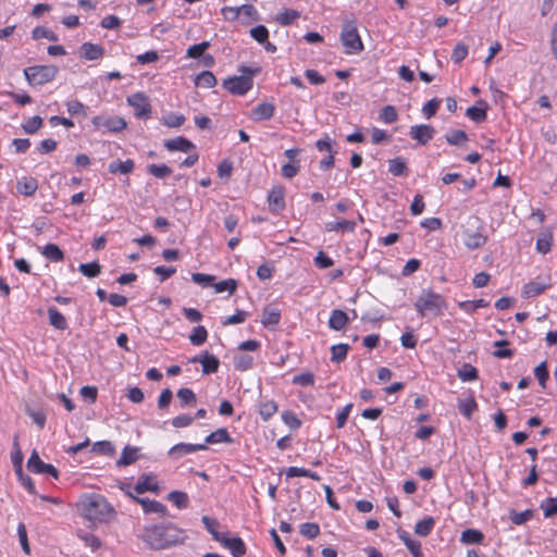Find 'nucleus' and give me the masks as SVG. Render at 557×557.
<instances>
[{
    "label": "nucleus",
    "mask_w": 557,
    "mask_h": 557,
    "mask_svg": "<svg viewBox=\"0 0 557 557\" xmlns=\"http://www.w3.org/2000/svg\"><path fill=\"white\" fill-rule=\"evenodd\" d=\"M136 534L151 549L166 548L182 543L185 537L184 531L176 524H144L136 530Z\"/></svg>",
    "instance_id": "f257e3e1"
},
{
    "label": "nucleus",
    "mask_w": 557,
    "mask_h": 557,
    "mask_svg": "<svg viewBox=\"0 0 557 557\" xmlns=\"http://www.w3.org/2000/svg\"><path fill=\"white\" fill-rule=\"evenodd\" d=\"M81 511L90 522H104L115 513L111 504L99 494H91L86 497L81 503Z\"/></svg>",
    "instance_id": "f03ea898"
},
{
    "label": "nucleus",
    "mask_w": 557,
    "mask_h": 557,
    "mask_svg": "<svg viewBox=\"0 0 557 557\" xmlns=\"http://www.w3.org/2000/svg\"><path fill=\"white\" fill-rule=\"evenodd\" d=\"M207 531L234 557H243L246 554V545L238 536H231L227 531H221V524H205Z\"/></svg>",
    "instance_id": "7ed1b4c3"
},
{
    "label": "nucleus",
    "mask_w": 557,
    "mask_h": 557,
    "mask_svg": "<svg viewBox=\"0 0 557 557\" xmlns=\"http://www.w3.org/2000/svg\"><path fill=\"white\" fill-rule=\"evenodd\" d=\"M446 307L447 304L444 297L431 289L422 290L421 295L414 302V308L421 317H424L428 312L441 314Z\"/></svg>",
    "instance_id": "20e7f679"
},
{
    "label": "nucleus",
    "mask_w": 557,
    "mask_h": 557,
    "mask_svg": "<svg viewBox=\"0 0 557 557\" xmlns=\"http://www.w3.org/2000/svg\"><path fill=\"white\" fill-rule=\"evenodd\" d=\"M239 71L242 72L240 76L228 77L223 81L222 85L232 95L243 96L252 88V75L258 72V70L243 65L239 67Z\"/></svg>",
    "instance_id": "39448f33"
},
{
    "label": "nucleus",
    "mask_w": 557,
    "mask_h": 557,
    "mask_svg": "<svg viewBox=\"0 0 557 557\" xmlns=\"http://www.w3.org/2000/svg\"><path fill=\"white\" fill-rule=\"evenodd\" d=\"M59 73L55 65H34L24 69V76L30 86H41L52 82Z\"/></svg>",
    "instance_id": "423d86ee"
},
{
    "label": "nucleus",
    "mask_w": 557,
    "mask_h": 557,
    "mask_svg": "<svg viewBox=\"0 0 557 557\" xmlns=\"http://www.w3.org/2000/svg\"><path fill=\"white\" fill-rule=\"evenodd\" d=\"M468 225L463 231V244L469 249H478L486 244L487 237L483 234L484 227L476 216H471Z\"/></svg>",
    "instance_id": "0eeeda50"
},
{
    "label": "nucleus",
    "mask_w": 557,
    "mask_h": 557,
    "mask_svg": "<svg viewBox=\"0 0 557 557\" xmlns=\"http://www.w3.org/2000/svg\"><path fill=\"white\" fill-rule=\"evenodd\" d=\"M341 40L346 49V53H359L363 50V44L359 36L355 21L346 22L341 33Z\"/></svg>",
    "instance_id": "6e6552de"
},
{
    "label": "nucleus",
    "mask_w": 557,
    "mask_h": 557,
    "mask_svg": "<svg viewBox=\"0 0 557 557\" xmlns=\"http://www.w3.org/2000/svg\"><path fill=\"white\" fill-rule=\"evenodd\" d=\"M27 469L34 473H46L54 479L59 478L58 469L51 463L44 462L36 450H33L27 460Z\"/></svg>",
    "instance_id": "1a4fd4ad"
},
{
    "label": "nucleus",
    "mask_w": 557,
    "mask_h": 557,
    "mask_svg": "<svg viewBox=\"0 0 557 557\" xmlns=\"http://www.w3.org/2000/svg\"><path fill=\"white\" fill-rule=\"evenodd\" d=\"M127 102L135 109V116L145 119L151 114V106L148 97L143 92H136L127 97Z\"/></svg>",
    "instance_id": "9d476101"
},
{
    "label": "nucleus",
    "mask_w": 557,
    "mask_h": 557,
    "mask_svg": "<svg viewBox=\"0 0 557 557\" xmlns=\"http://www.w3.org/2000/svg\"><path fill=\"white\" fill-rule=\"evenodd\" d=\"M92 124L96 128H104L109 132H121L126 127V122L123 117L120 116H110V117H103V116H95L92 119Z\"/></svg>",
    "instance_id": "9b49d317"
},
{
    "label": "nucleus",
    "mask_w": 557,
    "mask_h": 557,
    "mask_svg": "<svg viewBox=\"0 0 557 557\" xmlns=\"http://www.w3.org/2000/svg\"><path fill=\"white\" fill-rule=\"evenodd\" d=\"M206 449H208V446L206 444L178 443L169 449L168 456L174 460H177L184 455Z\"/></svg>",
    "instance_id": "f8f14e48"
},
{
    "label": "nucleus",
    "mask_w": 557,
    "mask_h": 557,
    "mask_svg": "<svg viewBox=\"0 0 557 557\" xmlns=\"http://www.w3.org/2000/svg\"><path fill=\"white\" fill-rule=\"evenodd\" d=\"M285 188L282 185L273 186L268 195V202L271 212L277 213L285 208Z\"/></svg>",
    "instance_id": "ddd939ff"
},
{
    "label": "nucleus",
    "mask_w": 557,
    "mask_h": 557,
    "mask_svg": "<svg viewBox=\"0 0 557 557\" xmlns=\"http://www.w3.org/2000/svg\"><path fill=\"white\" fill-rule=\"evenodd\" d=\"M434 134V127L428 124L413 125L409 131V136L420 145H426Z\"/></svg>",
    "instance_id": "4468645a"
},
{
    "label": "nucleus",
    "mask_w": 557,
    "mask_h": 557,
    "mask_svg": "<svg viewBox=\"0 0 557 557\" xmlns=\"http://www.w3.org/2000/svg\"><path fill=\"white\" fill-rule=\"evenodd\" d=\"M81 57L88 61H94L104 55V48L101 45L84 42L79 47Z\"/></svg>",
    "instance_id": "2eb2a0df"
},
{
    "label": "nucleus",
    "mask_w": 557,
    "mask_h": 557,
    "mask_svg": "<svg viewBox=\"0 0 557 557\" xmlns=\"http://www.w3.org/2000/svg\"><path fill=\"white\" fill-rule=\"evenodd\" d=\"M163 146L169 151H182V152H189L190 150L195 149V145L187 138L183 136H177L175 138L166 139L164 140Z\"/></svg>",
    "instance_id": "dca6fc26"
},
{
    "label": "nucleus",
    "mask_w": 557,
    "mask_h": 557,
    "mask_svg": "<svg viewBox=\"0 0 557 557\" xmlns=\"http://www.w3.org/2000/svg\"><path fill=\"white\" fill-rule=\"evenodd\" d=\"M397 534L399 539L404 542L412 557H424L421 549V543L419 541L413 540L410 536V534L403 529H398Z\"/></svg>",
    "instance_id": "f3484780"
},
{
    "label": "nucleus",
    "mask_w": 557,
    "mask_h": 557,
    "mask_svg": "<svg viewBox=\"0 0 557 557\" xmlns=\"http://www.w3.org/2000/svg\"><path fill=\"white\" fill-rule=\"evenodd\" d=\"M153 481H154V475L152 473H149V474L144 473L143 475H140L137 483L135 484L134 491L137 494H144L145 492H148V491L157 492L159 490V485Z\"/></svg>",
    "instance_id": "a211bd4d"
},
{
    "label": "nucleus",
    "mask_w": 557,
    "mask_h": 557,
    "mask_svg": "<svg viewBox=\"0 0 557 557\" xmlns=\"http://www.w3.org/2000/svg\"><path fill=\"white\" fill-rule=\"evenodd\" d=\"M275 113V107L271 102H262L258 104L251 113V119L253 121H267L273 117Z\"/></svg>",
    "instance_id": "6ab92c4d"
},
{
    "label": "nucleus",
    "mask_w": 557,
    "mask_h": 557,
    "mask_svg": "<svg viewBox=\"0 0 557 557\" xmlns=\"http://www.w3.org/2000/svg\"><path fill=\"white\" fill-rule=\"evenodd\" d=\"M348 321L349 319L345 311L341 309H334L332 310L329 319V326L334 331H341L346 326Z\"/></svg>",
    "instance_id": "aec40b11"
},
{
    "label": "nucleus",
    "mask_w": 557,
    "mask_h": 557,
    "mask_svg": "<svg viewBox=\"0 0 557 557\" xmlns=\"http://www.w3.org/2000/svg\"><path fill=\"white\" fill-rule=\"evenodd\" d=\"M134 502L140 504L145 512H157L162 518L166 516V507L157 500H150L148 498H134Z\"/></svg>",
    "instance_id": "412c9836"
},
{
    "label": "nucleus",
    "mask_w": 557,
    "mask_h": 557,
    "mask_svg": "<svg viewBox=\"0 0 557 557\" xmlns=\"http://www.w3.org/2000/svg\"><path fill=\"white\" fill-rule=\"evenodd\" d=\"M199 362L202 366L203 374L215 373L219 370V359L215 356L210 355L208 351L202 352V359H199Z\"/></svg>",
    "instance_id": "4be33fe9"
},
{
    "label": "nucleus",
    "mask_w": 557,
    "mask_h": 557,
    "mask_svg": "<svg viewBox=\"0 0 557 557\" xmlns=\"http://www.w3.org/2000/svg\"><path fill=\"white\" fill-rule=\"evenodd\" d=\"M234 441L233 438L230 436L228 434V431L227 429L225 428H220L218 429L216 431L210 433L206 440H205V443L206 445L208 444H219V443H226V444H232Z\"/></svg>",
    "instance_id": "5701e85b"
},
{
    "label": "nucleus",
    "mask_w": 557,
    "mask_h": 557,
    "mask_svg": "<svg viewBox=\"0 0 557 557\" xmlns=\"http://www.w3.org/2000/svg\"><path fill=\"white\" fill-rule=\"evenodd\" d=\"M38 188V182L34 177H23L17 181L16 189L24 196H32Z\"/></svg>",
    "instance_id": "b1692460"
},
{
    "label": "nucleus",
    "mask_w": 557,
    "mask_h": 557,
    "mask_svg": "<svg viewBox=\"0 0 557 557\" xmlns=\"http://www.w3.org/2000/svg\"><path fill=\"white\" fill-rule=\"evenodd\" d=\"M138 459V448L133 446H125L122 450L121 457L116 461L117 467H126L134 463Z\"/></svg>",
    "instance_id": "393cba45"
},
{
    "label": "nucleus",
    "mask_w": 557,
    "mask_h": 557,
    "mask_svg": "<svg viewBox=\"0 0 557 557\" xmlns=\"http://www.w3.org/2000/svg\"><path fill=\"white\" fill-rule=\"evenodd\" d=\"M281 320V311L278 309L265 307L262 317L261 323L265 327H273L280 323Z\"/></svg>",
    "instance_id": "a878e982"
},
{
    "label": "nucleus",
    "mask_w": 557,
    "mask_h": 557,
    "mask_svg": "<svg viewBox=\"0 0 557 557\" xmlns=\"http://www.w3.org/2000/svg\"><path fill=\"white\" fill-rule=\"evenodd\" d=\"M548 287H549V284L541 283L537 281H531L523 286L522 297L523 298L535 297V296L542 294Z\"/></svg>",
    "instance_id": "bb28decb"
},
{
    "label": "nucleus",
    "mask_w": 557,
    "mask_h": 557,
    "mask_svg": "<svg viewBox=\"0 0 557 557\" xmlns=\"http://www.w3.org/2000/svg\"><path fill=\"white\" fill-rule=\"evenodd\" d=\"M49 322L50 324L60 331H64L67 329V322L65 317L54 307H50L48 309Z\"/></svg>",
    "instance_id": "cd10ccee"
},
{
    "label": "nucleus",
    "mask_w": 557,
    "mask_h": 557,
    "mask_svg": "<svg viewBox=\"0 0 557 557\" xmlns=\"http://www.w3.org/2000/svg\"><path fill=\"white\" fill-rule=\"evenodd\" d=\"M135 163L133 160L127 159L126 161H114L111 162L108 166L110 173H122L128 174L134 170Z\"/></svg>",
    "instance_id": "c85d7f7f"
},
{
    "label": "nucleus",
    "mask_w": 557,
    "mask_h": 557,
    "mask_svg": "<svg viewBox=\"0 0 557 557\" xmlns=\"http://www.w3.org/2000/svg\"><path fill=\"white\" fill-rule=\"evenodd\" d=\"M388 171L391 174H393L394 176H404V175H407V163L406 161L400 158V157H396L394 159H391L388 161Z\"/></svg>",
    "instance_id": "c756f323"
},
{
    "label": "nucleus",
    "mask_w": 557,
    "mask_h": 557,
    "mask_svg": "<svg viewBox=\"0 0 557 557\" xmlns=\"http://www.w3.org/2000/svg\"><path fill=\"white\" fill-rule=\"evenodd\" d=\"M176 396L181 403L182 408L186 406L193 407L197 403L196 394L193 392V389L187 387L180 388Z\"/></svg>",
    "instance_id": "7c9ffc66"
},
{
    "label": "nucleus",
    "mask_w": 557,
    "mask_h": 557,
    "mask_svg": "<svg viewBox=\"0 0 557 557\" xmlns=\"http://www.w3.org/2000/svg\"><path fill=\"white\" fill-rule=\"evenodd\" d=\"M41 253L52 262L62 261L64 258L63 251L55 244L46 245L42 248Z\"/></svg>",
    "instance_id": "2f4dec72"
},
{
    "label": "nucleus",
    "mask_w": 557,
    "mask_h": 557,
    "mask_svg": "<svg viewBox=\"0 0 557 557\" xmlns=\"http://www.w3.org/2000/svg\"><path fill=\"white\" fill-rule=\"evenodd\" d=\"M218 83L214 74L210 71H203L196 76L195 85L197 87L210 88Z\"/></svg>",
    "instance_id": "473e14b6"
},
{
    "label": "nucleus",
    "mask_w": 557,
    "mask_h": 557,
    "mask_svg": "<svg viewBox=\"0 0 557 557\" xmlns=\"http://www.w3.org/2000/svg\"><path fill=\"white\" fill-rule=\"evenodd\" d=\"M300 13L294 9H286L283 12L276 14L275 21L283 26H287L293 24L298 17Z\"/></svg>",
    "instance_id": "72a5a7b5"
},
{
    "label": "nucleus",
    "mask_w": 557,
    "mask_h": 557,
    "mask_svg": "<svg viewBox=\"0 0 557 557\" xmlns=\"http://www.w3.org/2000/svg\"><path fill=\"white\" fill-rule=\"evenodd\" d=\"M356 228V223L349 220H343L338 222H329L325 224L326 232H338V231H347L354 232Z\"/></svg>",
    "instance_id": "f704fd0d"
},
{
    "label": "nucleus",
    "mask_w": 557,
    "mask_h": 557,
    "mask_svg": "<svg viewBox=\"0 0 557 557\" xmlns=\"http://www.w3.org/2000/svg\"><path fill=\"white\" fill-rule=\"evenodd\" d=\"M446 141L451 146H462L468 141V135L465 131L454 129L445 135Z\"/></svg>",
    "instance_id": "c9c22d12"
},
{
    "label": "nucleus",
    "mask_w": 557,
    "mask_h": 557,
    "mask_svg": "<svg viewBox=\"0 0 557 557\" xmlns=\"http://www.w3.org/2000/svg\"><path fill=\"white\" fill-rule=\"evenodd\" d=\"M480 103L485 104V107L478 108L472 106L466 110V115L476 123H481L486 120V103L484 101H480Z\"/></svg>",
    "instance_id": "e433bc0d"
},
{
    "label": "nucleus",
    "mask_w": 557,
    "mask_h": 557,
    "mask_svg": "<svg viewBox=\"0 0 557 557\" xmlns=\"http://www.w3.org/2000/svg\"><path fill=\"white\" fill-rule=\"evenodd\" d=\"M458 377L463 382H469L478 379V370L470 363H463L458 369Z\"/></svg>",
    "instance_id": "4c0bfd02"
},
{
    "label": "nucleus",
    "mask_w": 557,
    "mask_h": 557,
    "mask_svg": "<svg viewBox=\"0 0 557 557\" xmlns=\"http://www.w3.org/2000/svg\"><path fill=\"white\" fill-rule=\"evenodd\" d=\"M277 411V405L273 400H267L260 404L259 406V414L261 416L263 421H268L271 417H273Z\"/></svg>",
    "instance_id": "58836bf2"
},
{
    "label": "nucleus",
    "mask_w": 557,
    "mask_h": 557,
    "mask_svg": "<svg viewBox=\"0 0 557 557\" xmlns=\"http://www.w3.org/2000/svg\"><path fill=\"white\" fill-rule=\"evenodd\" d=\"M349 350L348 344H337L331 347V360L333 362H342L346 359Z\"/></svg>",
    "instance_id": "ea45409f"
},
{
    "label": "nucleus",
    "mask_w": 557,
    "mask_h": 557,
    "mask_svg": "<svg viewBox=\"0 0 557 557\" xmlns=\"http://www.w3.org/2000/svg\"><path fill=\"white\" fill-rule=\"evenodd\" d=\"M553 236L549 232H543L540 234L536 240V250L541 253H547L552 247Z\"/></svg>",
    "instance_id": "a19ab883"
},
{
    "label": "nucleus",
    "mask_w": 557,
    "mask_h": 557,
    "mask_svg": "<svg viewBox=\"0 0 557 557\" xmlns=\"http://www.w3.org/2000/svg\"><path fill=\"white\" fill-rule=\"evenodd\" d=\"M78 271L83 275L92 278L100 274L101 265L98 262L82 263L78 267Z\"/></svg>",
    "instance_id": "79ce46f5"
},
{
    "label": "nucleus",
    "mask_w": 557,
    "mask_h": 557,
    "mask_svg": "<svg viewBox=\"0 0 557 557\" xmlns=\"http://www.w3.org/2000/svg\"><path fill=\"white\" fill-rule=\"evenodd\" d=\"M148 172L157 178H165L172 174V169L166 164H149Z\"/></svg>",
    "instance_id": "37998d69"
},
{
    "label": "nucleus",
    "mask_w": 557,
    "mask_h": 557,
    "mask_svg": "<svg viewBox=\"0 0 557 557\" xmlns=\"http://www.w3.org/2000/svg\"><path fill=\"white\" fill-rule=\"evenodd\" d=\"M32 37L33 39L35 40H39V39H42V38H46L50 41H57L58 40V36L49 28L47 27H44V26H37L33 29L32 32Z\"/></svg>",
    "instance_id": "c03bdc74"
},
{
    "label": "nucleus",
    "mask_w": 557,
    "mask_h": 557,
    "mask_svg": "<svg viewBox=\"0 0 557 557\" xmlns=\"http://www.w3.org/2000/svg\"><path fill=\"white\" fill-rule=\"evenodd\" d=\"M483 534L481 531L475 529H468L462 532L461 541L466 544H478L483 541Z\"/></svg>",
    "instance_id": "a18cd8bd"
},
{
    "label": "nucleus",
    "mask_w": 557,
    "mask_h": 557,
    "mask_svg": "<svg viewBox=\"0 0 557 557\" xmlns=\"http://www.w3.org/2000/svg\"><path fill=\"white\" fill-rule=\"evenodd\" d=\"M91 451L99 454V455L112 456V455H114L115 449L111 442L100 441V442H96L92 445Z\"/></svg>",
    "instance_id": "49530a36"
},
{
    "label": "nucleus",
    "mask_w": 557,
    "mask_h": 557,
    "mask_svg": "<svg viewBox=\"0 0 557 557\" xmlns=\"http://www.w3.org/2000/svg\"><path fill=\"white\" fill-rule=\"evenodd\" d=\"M540 507L544 512V518H552L557 513V498L548 497L541 503Z\"/></svg>",
    "instance_id": "de8ad7c7"
},
{
    "label": "nucleus",
    "mask_w": 557,
    "mask_h": 557,
    "mask_svg": "<svg viewBox=\"0 0 557 557\" xmlns=\"http://www.w3.org/2000/svg\"><path fill=\"white\" fill-rule=\"evenodd\" d=\"M508 345H509L508 341H505V339L496 341L494 343V346L498 347L499 349L493 351V356L498 359L511 358L513 356V350H511L509 348H505Z\"/></svg>",
    "instance_id": "09e8293b"
},
{
    "label": "nucleus",
    "mask_w": 557,
    "mask_h": 557,
    "mask_svg": "<svg viewBox=\"0 0 557 557\" xmlns=\"http://www.w3.org/2000/svg\"><path fill=\"white\" fill-rule=\"evenodd\" d=\"M168 498L180 509L186 508L188 505V495L181 491L170 492Z\"/></svg>",
    "instance_id": "8fccbe9b"
},
{
    "label": "nucleus",
    "mask_w": 557,
    "mask_h": 557,
    "mask_svg": "<svg viewBox=\"0 0 557 557\" xmlns=\"http://www.w3.org/2000/svg\"><path fill=\"white\" fill-rule=\"evenodd\" d=\"M476 403L474 398L460 399L458 403L459 411L468 419L471 418L473 411L476 409Z\"/></svg>",
    "instance_id": "3c124183"
},
{
    "label": "nucleus",
    "mask_w": 557,
    "mask_h": 557,
    "mask_svg": "<svg viewBox=\"0 0 557 557\" xmlns=\"http://www.w3.org/2000/svg\"><path fill=\"white\" fill-rule=\"evenodd\" d=\"M208 337V332L205 326H197L194 329L193 333L189 335V341L193 345L200 346L202 345Z\"/></svg>",
    "instance_id": "603ef678"
},
{
    "label": "nucleus",
    "mask_w": 557,
    "mask_h": 557,
    "mask_svg": "<svg viewBox=\"0 0 557 557\" xmlns=\"http://www.w3.org/2000/svg\"><path fill=\"white\" fill-rule=\"evenodd\" d=\"M253 358L249 355H238L234 357V367L238 371H246L252 367Z\"/></svg>",
    "instance_id": "864d4df0"
},
{
    "label": "nucleus",
    "mask_w": 557,
    "mask_h": 557,
    "mask_svg": "<svg viewBox=\"0 0 557 557\" xmlns=\"http://www.w3.org/2000/svg\"><path fill=\"white\" fill-rule=\"evenodd\" d=\"M213 287L216 293H223L227 290L232 295L237 288V281L234 278L223 280L216 284H213Z\"/></svg>",
    "instance_id": "5fc2aeb1"
},
{
    "label": "nucleus",
    "mask_w": 557,
    "mask_h": 557,
    "mask_svg": "<svg viewBox=\"0 0 557 557\" xmlns=\"http://www.w3.org/2000/svg\"><path fill=\"white\" fill-rule=\"evenodd\" d=\"M250 36L260 45L265 44L269 38V30L264 25H258L250 29Z\"/></svg>",
    "instance_id": "6e6d98bb"
},
{
    "label": "nucleus",
    "mask_w": 557,
    "mask_h": 557,
    "mask_svg": "<svg viewBox=\"0 0 557 557\" xmlns=\"http://www.w3.org/2000/svg\"><path fill=\"white\" fill-rule=\"evenodd\" d=\"M380 119L385 123H394L398 119L397 110L394 106H385L380 113Z\"/></svg>",
    "instance_id": "4d7b16f0"
},
{
    "label": "nucleus",
    "mask_w": 557,
    "mask_h": 557,
    "mask_svg": "<svg viewBox=\"0 0 557 557\" xmlns=\"http://www.w3.org/2000/svg\"><path fill=\"white\" fill-rule=\"evenodd\" d=\"M442 100L438 98H433L429 100L422 108V114L425 119H431L436 114L437 109L440 108Z\"/></svg>",
    "instance_id": "13d9d810"
},
{
    "label": "nucleus",
    "mask_w": 557,
    "mask_h": 557,
    "mask_svg": "<svg viewBox=\"0 0 557 557\" xmlns=\"http://www.w3.org/2000/svg\"><path fill=\"white\" fill-rule=\"evenodd\" d=\"M42 125V119L39 115H35L30 117L28 121H26L22 128L26 134H34L36 133Z\"/></svg>",
    "instance_id": "bf43d9fd"
},
{
    "label": "nucleus",
    "mask_w": 557,
    "mask_h": 557,
    "mask_svg": "<svg viewBox=\"0 0 557 557\" xmlns=\"http://www.w3.org/2000/svg\"><path fill=\"white\" fill-rule=\"evenodd\" d=\"M534 375L537 379L539 384L542 387H545L546 382H547V380L549 377L546 361H543L539 366L535 367Z\"/></svg>",
    "instance_id": "052dcab7"
},
{
    "label": "nucleus",
    "mask_w": 557,
    "mask_h": 557,
    "mask_svg": "<svg viewBox=\"0 0 557 557\" xmlns=\"http://www.w3.org/2000/svg\"><path fill=\"white\" fill-rule=\"evenodd\" d=\"M536 512L532 509H525L521 512L511 511V522H527L529 520L535 519Z\"/></svg>",
    "instance_id": "680f3d73"
},
{
    "label": "nucleus",
    "mask_w": 557,
    "mask_h": 557,
    "mask_svg": "<svg viewBox=\"0 0 557 557\" xmlns=\"http://www.w3.org/2000/svg\"><path fill=\"white\" fill-rule=\"evenodd\" d=\"M67 112L71 115H83L87 116L86 107L78 100H72L66 103Z\"/></svg>",
    "instance_id": "e2e57ef3"
},
{
    "label": "nucleus",
    "mask_w": 557,
    "mask_h": 557,
    "mask_svg": "<svg viewBox=\"0 0 557 557\" xmlns=\"http://www.w3.org/2000/svg\"><path fill=\"white\" fill-rule=\"evenodd\" d=\"M26 414L32 418L34 423H36L39 429H42L46 424V413L42 410H34L29 407L25 410Z\"/></svg>",
    "instance_id": "0e129e2a"
},
{
    "label": "nucleus",
    "mask_w": 557,
    "mask_h": 557,
    "mask_svg": "<svg viewBox=\"0 0 557 557\" xmlns=\"http://www.w3.org/2000/svg\"><path fill=\"white\" fill-rule=\"evenodd\" d=\"M299 169H300V161H294V162L285 163L282 166V175L285 178H289L290 180V178L295 177L298 174Z\"/></svg>",
    "instance_id": "69168bd1"
},
{
    "label": "nucleus",
    "mask_w": 557,
    "mask_h": 557,
    "mask_svg": "<svg viewBox=\"0 0 557 557\" xmlns=\"http://www.w3.org/2000/svg\"><path fill=\"white\" fill-rule=\"evenodd\" d=\"M210 47L209 41H202L197 45H193L187 49V57L197 59L202 57L203 52Z\"/></svg>",
    "instance_id": "338daca9"
},
{
    "label": "nucleus",
    "mask_w": 557,
    "mask_h": 557,
    "mask_svg": "<svg viewBox=\"0 0 557 557\" xmlns=\"http://www.w3.org/2000/svg\"><path fill=\"white\" fill-rule=\"evenodd\" d=\"M283 422L288 425L292 430H297L301 425V421L297 418V416L292 411H284L282 413Z\"/></svg>",
    "instance_id": "774afa93"
}]
</instances>
